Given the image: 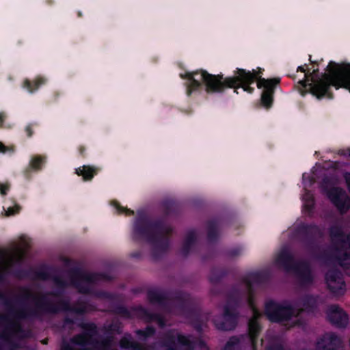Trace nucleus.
Listing matches in <instances>:
<instances>
[{
  "instance_id": "obj_4",
  "label": "nucleus",
  "mask_w": 350,
  "mask_h": 350,
  "mask_svg": "<svg viewBox=\"0 0 350 350\" xmlns=\"http://www.w3.org/2000/svg\"><path fill=\"white\" fill-rule=\"evenodd\" d=\"M265 313L271 321H282L288 319L292 314V309L286 304L270 301L266 304Z\"/></svg>"
},
{
  "instance_id": "obj_14",
  "label": "nucleus",
  "mask_w": 350,
  "mask_h": 350,
  "mask_svg": "<svg viewBox=\"0 0 350 350\" xmlns=\"http://www.w3.org/2000/svg\"><path fill=\"white\" fill-rule=\"evenodd\" d=\"M304 211H310L313 206V198L310 193L306 192L302 198Z\"/></svg>"
},
{
  "instance_id": "obj_3",
  "label": "nucleus",
  "mask_w": 350,
  "mask_h": 350,
  "mask_svg": "<svg viewBox=\"0 0 350 350\" xmlns=\"http://www.w3.org/2000/svg\"><path fill=\"white\" fill-rule=\"evenodd\" d=\"M30 243L31 239L28 236L21 234L10 247L0 248V273L19 260Z\"/></svg>"
},
{
  "instance_id": "obj_20",
  "label": "nucleus",
  "mask_w": 350,
  "mask_h": 350,
  "mask_svg": "<svg viewBox=\"0 0 350 350\" xmlns=\"http://www.w3.org/2000/svg\"><path fill=\"white\" fill-rule=\"evenodd\" d=\"M237 340H238L237 338H232V339H230V340L228 342L227 346L229 347L230 345H232L237 343Z\"/></svg>"
},
{
  "instance_id": "obj_12",
  "label": "nucleus",
  "mask_w": 350,
  "mask_h": 350,
  "mask_svg": "<svg viewBox=\"0 0 350 350\" xmlns=\"http://www.w3.org/2000/svg\"><path fill=\"white\" fill-rule=\"evenodd\" d=\"M45 79L41 77H37L35 81L31 83L29 80L24 81L23 87L25 88L29 92L31 93L36 90L40 85L45 83Z\"/></svg>"
},
{
  "instance_id": "obj_16",
  "label": "nucleus",
  "mask_w": 350,
  "mask_h": 350,
  "mask_svg": "<svg viewBox=\"0 0 350 350\" xmlns=\"http://www.w3.org/2000/svg\"><path fill=\"white\" fill-rule=\"evenodd\" d=\"M44 163V159L40 156H35L30 161V167L33 170H39Z\"/></svg>"
},
{
  "instance_id": "obj_2",
  "label": "nucleus",
  "mask_w": 350,
  "mask_h": 350,
  "mask_svg": "<svg viewBox=\"0 0 350 350\" xmlns=\"http://www.w3.org/2000/svg\"><path fill=\"white\" fill-rule=\"evenodd\" d=\"M328 68V73L321 77H317L315 70H313L312 73L306 75L310 93L318 99L331 98V85L336 89L344 88L350 92V64H329Z\"/></svg>"
},
{
  "instance_id": "obj_10",
  "label": "nucleus",
  "mask_w": 350,
  "mask_h": 350,
  "mask_svg": "<svg viewBox=\"0 0 350 350\" xmlns=\"http://www.w3.org/2000/svg\"><path fill=\"white\" fill-rule=\"evenodd\" d=\"M339 342V339L334 334H326L317 342V349L318 350H332Z\"/></svg>"
},
{
  "instance_id": "obj_8",
  "label": "nucleus",
  "mask_w": 350,
  "mask_h": 350,
  "mask_svg": "<svg viewBox=\"0 0 350 350\" xmlns=\"http://www.w3.org/2000/svg\"><path fill=\"white\" fill-rule=\"evenodd\" d=\"M235 317L229 312L228 308L225 310L222 317H218L215 320V323L217 328L224 330L232 329L235 325Z\"/></svg>"
},
{
  "instance_id": "obj_24",
  "label": "nucleus",
  "mask_w": 350,
  "mask_h": 350,
  "mask_svg": "<svg viewBox=\"0 0 350 350\" xmlns=\"http://www.w3.org/2000/svg\"><path fill=\"white\" fill-rule=\"evenodd\" d=\"M299 69L301 71H302V72H305L304 68L303 67H301V66L299 67Z\"/></svg>"
},
{
  "instance_id": "obj_17",
  "label": "nucleus",
  "mask_w": 350,
  "mask_h": 350,
  "mask_svg": "<svg viewBox=\"0 0 350 350\" xmlns=\"http://www.w3.org/2000/svg\"><path fill=\"white\" fill-rule=\"evenodd\" d=\"M312 176L311 173H304L303 174V183L305 187L310 185L312 183Z\"/></svg>"
},
{
  "instance_id": "obj_27",
  "label": "nucleus",
  "mask_w": 350,
  "mask_h": 350,
  "mask_svg": "<svg viewBox=\"0 0 350 350\" xmlns=\"http://www.w3.org/2000/svg\"><path fill=\"white\" fill-rule=\"evenodd\" d=\"M121 210L120 211H122L124 210V208H120Z\"/></svg>"
},
{
  "instance_id": "obj_1",
  "label": "nucleus",
  "mask_w": 350,
  "mask_h": 350,
  "mask_svg": "<svg viewBox=\"0 0 350 350\" xmlns=\"http://www.w3.org/2000/svg\"><path fill=\"white\" fill-rule=\"evenodd\" d=\"M180 77L186 81L187 94L190 95L202 84L205 86L207 92H221L226 88H241L244 91L251 93L253 90L250 85L257 77V72H247L238 69L232 77L224 78L221 75H213L204 70L194 72L184 71L180 73Z\"/></svg>"
},
{
  "instance_id": "obj_18",
  "label": "nucleus",
  "mask_w": 350,
  "mask_h": 350,
  "mask_svg": "<svg viewBox=\"0 0 350 350\" xmlns=\"http://www.w3.org/2000/svg\"><path fill=\"white\" fill-rule=\"evenodd\" d=\"M10 186L7 183H0V193L1 195H5L7 191L9 190Z\"/></svg>"
},
{
  "instance_id": "obj_23",
  "label": "nucleus",
  "mask_w": 350,
  "mask_h": 350,
  "mask_svg": "<svg viewBox=\"0 0 350 350\" xmlns=\"http://www.w3.org/2000/svg\"><path fill=\"white\" fill-rule=\"evenodd\" d=\"M4 114L2 113H0V121L2 122L3 119L4 118Z\"/></svg>"
},
{
  "instance_id": "obj_11",
  "label": "nucleus",
  "mask_w": 350,
  "mask_h": 350,
  "mask_svg": "<svg viewBox=\"0 0 350 350\" xmlns=\"http://www.w3.org/2000/svg\"><path fill=\"white\" fill-rule=\"evenodd\" d=\"M97 172L96 167L88 165H83L76 169V174L78 176H81L84 180H91Z\"/></svg>"
},
{
  "instance_id": "obj_21",
  "label": "nucleus",
  "mask_w": 350,
  "mask_h": 350,
  "mask_svg": "<svg viewBox=\"0 0 350 350\" xmlns=\"http://www.w3.org/2000/svg\"><path fill=\"white\" fill-rule=\"evenodd\" d=\"M5 147L0 142V152H5Z\"/></svg>"
},
{
  "instance_id": "obj_7",
  "label": "nucleus",
  "mask_w": 350,
  "mask_h": 350,
  "mask_svg": "<svg viewBox=\"0 0 350 350\" xmlns=\"http://www.w3.org/2000/svg\"><path fill=\"white\" fill-rule=\"evenodd\" d=\"M326 281L328 287L334 293L340 295L343 293L345 284L337 272H329L326 275Z\"/></svg>"
},
{
  "instance_id": "obj_26",
  "label": "nucleus",
  "mask_w": 350,
  "mask_h": 350,
  "mask_svg": "<svg viewBox=\"0 0 350 350\" xmlns=\"http://www.w3.org/2000/svg\"><path fill=\"white\" fill-rule=\"evenodd\" d=\"M113 205H114L115 206H116V207H117V208H120V207L118 206V205L116 203H114V204H113Z\"/></svg>"
},
{
  "instance_id": "obj_22",
  "label": "nucleus",
  "mask_w": 350,
  "mask_h": 350,
  "mask_svg": "<svg viewBox=\"0 0 350 350\" xmlns=\"http://www.w3.org/2000/svg\"><path fill=\"white\" fill-rule=\"evenodd\" d=\"M282 258H283V256L282 254L278 256L276 259L277 263H279L282 260Z\"/></svg>"
},
{
  "instance_id": "obj_9",
  "label": "nucleus",
  "mask_w": 350,
  "mask_h": 350,
  "mask_svg": "<svg viewBox=\"0 0 350 350\" xmlns=\"http://www.w3.org/2000/svg\"><path fill=\"white\" fill-rule=\"evenodd\" d=\"M249 304L251 306V308L253 312V317L250 319L249 322V340L250 342L252 344V346L254 345V341H255V337L257 336V334L259 330V326L256 322V319L259 316V313L257 312L256 308H254L252 300H249Z\"/></svg>"
},
{
  "instance_id": "obj_5",
  "label": "nucleus",
  "mask_w": 350,
  "mask_h": 350,
  "mask_svg": "<svg viewBox=\"0 0 350 350\" xmlns=\"http://www.w3.org/2000/svg\"><path fill=\"white\" fill-rule=\"evenodd\" d=\"M279 81L274 79H259L257 81V86L262 89L261 95V105L265 108H269L273 101V94L274 88Z\"/></svg>"
},
{
  "instance_id": "obj_19",
  "label": "nucleus",
  "mask_w": 350,
  "mask_h": 350,
  "mask_svg": "<svg viewBox=\"0 0 350 350\" xmlns=\"http://www.w3.org/2000/svg\"><path fill=\"white\" fill-rule=\"evenodd\" d=\"M189 342V340L187 337L184 336H178V342L181 345L187 344Z\"/></svg>"
},
{
  "instance_id": "obj_13",
  "label": "nucleus",
  "mask_w": 350,
  "mask_h": 350,
  "mask_svg": "<svg viewBox=\"0 0 350 350\" xmlns=\"http://www.w3.org/2000/svg\"><path fill=\"white\" fill-rule=\"evenodd\" d=\"M345 318V314L343 313V312L339 309L337 306H332L331 308L330 313L329 314V318L331 321H332L334 323H338L337 321V318Z\"/></svg>"
},
{
  "instance_id": "obj_25",
  "label": "nucleus",
  "mask_w": 350,
  "mask_h": 350,
  "mask_svg": "<svg viewBox=\"0 0 350 350\" xmlns=\"http://www.w3.org/2000/svg\"><path fill=\"white\" fill-rule=\"evenodd\" d=\"M121 345H122L123 347L127 348V347L124 344V341H122V342H121Z\"/></svg>"
},
{
  "instance_id": "obj_15",
  "label": "nucleus",
  "mask_w": 350,
  "mask_h": 350,
  "mask_svg": "<svg viewBox=\"0 0 350 350\" xmlns=\"http://www.w3.org/2000/svg\"><path fill=\"white\" fill-rule=\"evenodd\" d=\"M21 211V206L18 204H15L12 206L8 208H3L1 213L2 216L11 217L18 214Z\"/></svg>"
},
{
  "instance_id": "obj_6",
  "label": "nucleus",
  "mask_w": 350,
  "mask_h": 350,
  "mask_svg": "<svg viewBox=\"0 0 350 350\" xmlns=\"http://www.w3.org/2000/svg\"><path fill=\"white\" fill-rule=\"evenodd\" d=\"M328 198L333 204L341 211H345L349 206V200L345 192L338 188L334 187L327 193Z\"/></svg>"
}]
</instances>
